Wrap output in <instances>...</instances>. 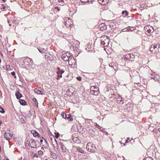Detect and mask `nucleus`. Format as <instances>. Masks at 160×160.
Wrapping results in <instances>:
<instances>
[{
  "label": "nucleus",
  "instance_id": "28",
  "mask_svg": "<svg viewBox=\"0 0 160 160\" xmlns=\"http://www.w3.org/2000/svg\"><path fill=\"white\" fill-rule=\"evenodd\" d=\"M33 101L34 102L35 104L38 107V102L37 101V99L35 98H33L32 99Z\"/></svg>",
  "mask_w": 160,
  "mask_h": 160
},
{
  "label": "nucleus",
  "instance_id": "2",
  "mask_svg": "<svg viewBox=\"0 0 160 160\" xmlns=\"http://www.w3.org/2000/svg\"><path fill=\"white\" fill-rule=\"evenodd\" d=\"M96 149V147L94 144L90 142H89L87 144L86 146V149L88 152H94Z\"/></svg>",
  "mask_w": 160,
  "mask_h": 160
},
{
  "label": "nucleus",
  "instance_id": "6",
  "mask_svg": "<svg viewBox=\"0 0 160 160\" xmlns=\"http://www.w3.org/2000/svg\"><path fill=\"white\" fill-rule=\"evenodd\" d=\"M155 73H152L151 74L152 77L149 76V77L152 79H153L155 81L158 82L160 83V76L158 75H155Z\"/></svg>",
  "mask_w": 160,
  "mask_h": 160
},
{
  "label": "nucleus",
  "instance_id": "60",
  "mask_svg": "<svg viewBox=\"0 0 160 160\" xmlns=\"http://www.w3.org/2000/svg\"><path fill=\"white\" fill-rule=\"evenodd\" d=\"M1 123H2L1 122H0V125L1 124Z\"/></svg>",
  "mask_w": 160,
  "mask_h": 160
},
{
  "label": "nucleus",
  "instance_id": "44",
  "mask_svg": "<svg viewBox=\"0 0 160 160\" xmlns=\"http://www.w3.org/2000/svg\"><path fill=\"white\" fill-rule=\"evenodd\" d=\"M55 9H57L58 10V11H60V9L58 7H55Z\"/></svg>",
  "mask_w": 160,
  "mask_h": 160
},
{
  "label": "nucleus",
  "instance_id": "14",
  "mask_svg": "<svg viewBox=\"0 0 160 160\" xmlns=\"http://www.w3.org/2000/svg\"><path fill=\"white\" fill-rule=\"evenodd\" d=\"M117 102L120 104H122L124 103L122 97L121 96H119L117 98Z\"/></svg>",
  "mask_w": 160,
  "mask_h": 160
},
{
  "label": "nucleus",
  "instance_id": "50",
  "mask_svg": "<svg viewBox=\"0 0 160 160\" xmlns=\"http://www.w3.org/2000/svg\"><path fill=\"white\" fill-rule=\"evenodd\" d=\"M67 21L66 22H65V23H66L65 25H66V26L68 27V25H67Z\"/></svg>",
  "mask_w": 160,
  "mask_h": 160
},
{
  "label": "nucleus",
  "instance_id": "34",
  "mask_svg": "<svg viewBox=\"0 0 160 160\" xmlns=\"http://www.w3.org/2000/svg\"><path fill=\"white\" fill-rule=\"evenodd\" d=\"M59 135H60V134L58 132H57V133L55 132V137L56 138H58L59 137Z\"/></svg>",
  "mask_w": 160,
  "mask_h": 160
},
{
  "label": "nucleus",
  "instance_id": "33",
  "mask_svg": "<svg viewBox=\"0 0 160 160\" xmlns=\"http://www.w3.org/2000/svg\"><path fill=\"white\" fill-rule=\"evenodd\" d=\"M0 108L1 109V110H0V112L2 113H4L5 111L4 109V108H2L1 106H0Z\"/></svg>",
  "mask_w": 160,
  "mask_h": 160
},
{
  "label": "nucleus",
  "instance_id": "38",
  "mask_svg": "<svg viewBox=\"0 0 160 160\" xmlns=\"http://www.w3.org/2000/svg\"><path fill=\"white\" fill-rule=\"evenodd\" d=\"M149 72V77L150 76H151V77H152V75H151V74L152 73H154V72H152V70H150L149 71H148Z\"/></svg>",
  "mask_w": 160,
  "mask_h": 160
},
{
  "label": "nucleus",
  "instance_id": "7",
  "mask_svg": "<svg viewBox=\"0 0 160 160\" xmlns=\"http://www.w3.org/2000/svg\"><path fill=\"white\" fill-rule=\"evenodd\" d=\"M101 45L103 47L107 46L109 43V40L108 39H104V38H102L101 40Z\"/></svg>",
  "mask_w": 160,
  "mask_h": 160
},
{
  "label": "nucleus",
  "instance_id": "26",
  "mask_svg": "<svg viewBox=\"0 0 160 160\" xmlns=\"http://www.w3.org/2000/svg\"><path fill=\"white\" fill-rule=\"evenodd\" d=\"M122 15H124V14H125V16H127L128 15V11L127 10H124L122 12Z\"/></svg>",
  "mask_w": 160,
  "mask_h": 160
},
{
  "label": "nucleus",
  "instance_id": "42",
  "mask_svg": "<svg viewBox=\"0 0 160 160\" xmlns=\"http://www.w3.org/2000/svg\"><path fill=\"white\" fill-rule=\"evenodd\" d=\"M77 80H78L79 81H81V78L80 77H77Z\"/></svg>",
  "mask_w": 160,
  "mask_h": 160
},
{
  "label": "nucleus",
  "instance_id": "52",
  "mask_svg": "<svg viewBox=\"0 0 160 160\" xmlns=\"http://www.w3.org/2000/svg\"><path fill=\"white\" fill-rule=\"evenodd\" d=\"M9 26H11V25H12L11 24L9 23Z\"/></svg>",
  "mask_w": 160,
  "mask_h": 160
},
{
  "label": "nucleus",
  "instance_id": "41",
  "mask_svg": "<svg viewBox=\"0 0 160 160\" xmlns=\"http://www.w3.org/2000/svg\"><path fill=\"white\" fill-rule=\"evenodd\" d=\"M35 132H36V131L34 130H32L31 131V133L34 135Z\"/></svg>",
  "mask_w": 160,
  "mask_h": 160
},
{
  "label": "nucleus",
  "instance_id": "53",
  "mask_svg": "<svg viewBox=\"0 0 160 160\" xmlns=\"http://www.w3.org/2000/svg\"><path fill=\"white\" fill-rule=\"evenodd\" d=\"M2 1H3L4 2H5V0H1Z\"/></svg>",
  "mask_w": 160,
  "mask_h": 160
},
{
  "label": "nucleus",
  "instance_id": "31",
  "mask_svg": "<svg viewBox=\"0 0 160 160\" xmlns=\"http://www.w3.org/2000/svg\"><path fill=\"white\" fill-rule=\"evenodd\" d=\"M33 136L35 137H39V136H40V135H39V134L38 132H37L36 131V132H35V133H34Z\"/></svg>",
  "mask_w": 160,
  "mask_h": 160
},
{
  "label": "nucleus",
  "instance_id": "43",
  "mask_svg": "<svg viewBox=\"0 0 160 160\" xmlns=\"http://www.w3.org/2000/svg\"><path fill=\"white\" fill-rule=\"evenodd\" d=\"M11 74L13 76H14L15 75V73L13 71L11 72Z\"/></svg>",
  "mask_w": 160,
  "mask_h": 160
},
{
  "label": "nucleus",
  "instance_id": "22",
  "mask_svg": "<svg viewBox=\"0 0 160 160\" xmlns=\"http://www.w3.org/2000/svg\"><path fill=\"white\" fill-rule=\"evenodd\" d=\"M19 102L21 104L23 105H25L27 104L25 100L22 99H20L19 100Z\"/></svg>",
  "mask_w": 160,
  "mask_h": 160
},
{
  "label": "nucleus",
  "instance_id": "16",
  "mask_svg": "<svg viewBox=\"0 0 160 160\" xmlns=\"http://www.w3.org/2000/svg\"><path fill=\"white\" fill-rule=\"evenodd\" d=\"M59 144L61 146V148L62 149V152H66V147L62 142H59Z\"/></svg>",
  "mask_w": 160,
  "mask_h": 160
},
{
  "label": "nucleus",
  "instance_id": "57",
  "mask_svg": "<svg viewBox=\"0 0 160 160\" xmlns=\"http://www.w3.org/2000/svg\"><path fill=\"white\" fill-rule=\"evenodd\" d=\"M23 160H27L25 159H24Z\"/></svg>",
  "mask_w": 160,
  "mask_h": 160
},
{
  "label": "nucleus",
  "instance_id": "1",
  "mask_svg": "<svg viewBox=\"0 0 160 160\" xmlns=\"http://www.w3.org/2000/svg\"><path fill=\"white\" fill-rule=\"evenodd\" d=\"M91 94L95 96H98L99 94L98 87L97 86H92L90 89Z\"/></svg>",
  "mask_w": 160,
  "mask_h": 160
},
{
  "label": "nucleus",
  "instance_id": "30",
  "mask_svg": "<svg viewBox=\"0 0 160 160\" xmlns=\"http://www.w3.org/2000/svg\"><path fill=\"white\" fill-rule=\"evenodd\" d=\"M154 45H151V48H150V51H151V52H154Z\"/></svg>",
  "mask_w": 160,
  "mask_h": 160
},
{
  "label": "nucleus",
  "instance_id": "8",
  "mask_svg": "<svg viewBox=\"0 0 160 160\" xmlns=\"http://www.w3.org/2000/svg\"><path fill=\"white\" fill-rule=\"evenodd\" d=\"M29 145L32 148H35L36 147V144L34 139H31L29 141Z\"/></svg>",
  "mask_w": 160,
  "mask_h": 160
},
{
  "label": "nucleus",
  "instance_id": "9",
  "mask_svg": "<svg viewBox=\"0 0 160 160\" xmlns=\"http://www.w3.org/2000/svg\"><path fill=\"white\" fill-rule=\"evenodd\" d=\"M12 134L9 133H5L4 135V137L8 140H10L12 138Z\"/></svg>",
  "mask_w": 160,
  "mask_h": 160
},
{
  "label": "nucleus",
  "instance_id": "27",
  "mask_svg": "<svg viewBox=\"0 0 160 160\" xmlns=\"http://www.w3.org/2000/svg\"><path fill=\"white\" fill-rule=\"evenodd\" d=\"M38 50L39 51L41 52V53H44L46 51V50H45L44 48H39L38 49Z\"/></svg>",
  "mask_w": 160,
  "mask_h": 160
},
{
  "label": "nucleus",
  "instance_id": "29",
  "mask_svg": "<svg viewBox=\"0 0 160 160\" xmlns=\"http://www.w3.org/2000/svg\"><path fill=\"white\" fill-rule=\"evenodd\" d=\"M128 28H129L128 29V30H129V31H133L135 29L134 27H128Z\"/></svg>",
  "mask_w": 160,
  "mask_h": 160
},
{
  "label": "nucleus",
  "instance_id": "17",
  "mask_svg": "<svg viewBox=\"0 0 160 160\" xmlns=\"http://www.w3.org/2000/svg\"><path fill=\"white\" fill-rule=\"evenodd\" d=\"M154 51L153 52V53H157V52H158V48L159 47V45L158 44H154Z\"/></svg>",
  "mask_w": 160,
  "mask_h": 160
},
{
  "label": "nucleus",
  "instance_id": "3",
  "mask_svg": "<svg viewBox=\"0 0 160 160\" xmlns=\"http://www.w3.org/2000/svg\"><path fill=\"white\" fill-rule=\"evenodd\" d=\"M145 30L147 32L149 36L151 33L154 30L152 27L150 25H148L145 26L144 28Z\"/></svg>",
  "mask_w": 160,
  "mask_h": 160
},
{
  "label": "nucleus",
  "instance_id": "25",
  "mask_svg": "<svg viewBox=\"0 0 160 160\" xmlns=\"http://www.w3.org/2000/svg\"><path fill=\"white\" fill-rule=\"evenodd\" d=\"M80 1L82 2L83 3L91 2L92 1V0H80Z\"/></svg>",
  "mask_w": 160,
  "mask_h": 160
},
{
  "label": "nucleus",
  "instance_id": "63",
  "mask_svg": "<svg viewBox=\"0 0 160 160\" xmlns=\"http://www.w3.org/2000/svg\"><path fill=\"white\" fill-rule=\"evenodd\" d=\"M1 92V91L0 90V92Z\"/></svg>",
  "mask_w": 160,
  "mask_h": 160
},
{
  "label": "nucleus",
  "instance_id": "19",
  "mask_svg": "<svg viewBox=\"0 0 160 160\" xmlns=\"http://www.w3.org/2000/svg\"><path fill=\"white\" fill-rule=\"evenodd\" d=\"M45 57L48 59H51L52 56L51 54L49 53H46L45 55Z\"/></svg>",
  "mask_w": 160,
  "mask_h": 160
},
{
  "label": "nucleus",
  "instance_id": "13",
  "mask_svg": "<svg viewBox=\"0 0 160 160\" xmlns=\"http://www.w3.org/2000/svg\"><path fill=\"white\" fill-rule=\"evenodd\" d=\"M153 132L154 133H156V134L160 135V128L157 127L156 128L153 129Z\"/></svg>",
  "mask_w": 160,
  "mask_h": 160
},
{
  "label": "nucleus",
  "instance_id": "56",
  "mask_svg": "<svg viewBox=\"0 0 160 160\" xmlns=\"http://www.w3.org/2000/svg\"><path fill=\"white\" fill-rule=\"evenodd\" d=\"M6 160H9V159H8L7 158V159H6Z\"/></svg>",
  "mask_w": 160,
  "mask_h": 160
},
{
  "label": "nucleus",
  "instance_id": "20",
  "mask_svg": "<svg viewBox=\"0 0 160 160\" xmlns=\"http://www.w3.org/2000/svg\"><path fill=\"white\" fill-rule=\"evenodd\" d=\"M67 117V119H68L69 121H73L72 116L70 114H68Z\"/></svg>",
  "mask_w": 160,
  "mask_h": 160
},
{
  "label": "nucleus",
  "instance_id": "18",
  "mask_svg": "<svg viewBox=\"0 0 160 160\" xmlns=\"http://www.w3.org/2000/svg\"><path fill=\"white\" fill-rule=\"evenodd\" d=\"M15 95L18 99H20L22 96L21 94L18 91L16 92Z\"/></svg>",
  "mask_w": 160,
  "mask_h": 160
},
{
  "label": "nucleus",
  "instance_id": "54",
  "mask_svg": "<svg viewBox=\"0 0 160 160\" xmlns=\"http://www.w3.org/2000/svg\"><path fill=\"white\" fill-rule=\"evenodd\" d=\"M120 143L121 144H122V143L121 141H120Z\"/></svg>",
  "mask_w": 160,
  "mask_h": 160
},
{
  "label": "nucleus",
  "instance_id": "45",
  "mask_svg": "<svg viewBox=\"0 0 160 160\" xmlns=\"http://www.w3.org/2000/svg\"><path fill=\"white\" fill-rule=\"evenodd\" d=\"M87 121L88 122H89V121H91V122H92V119H87L86 120V121Z\"/></svg>",
  "mask_w": 160,
  "mask_h": 160
},
{
  "label": "nucleus",
  "instance_id": "35",
  "mask_svg": "<svg viewBox=\"0 0 160 160\" xmlns=\"http://www.w3.org/2000/svg\"><path fill=\"white\" fill-rule=\"evenodd\" d=\"M143 160H153L152 158L151 157H148L146 158Z\"/></svg>",
  "mask_w": 160,
  "mask_h": 160
},
{
  "label": "nucleus",
  "instance_id": "4",
  "mask_svg": "<svg viewBox=\"0 0 160 160\" xmlns=\"http://www.w3.org/2000/svg\"><path fill=\"white\" fill-rule=\"evenodd\" d=\"M57 69L58 71L57 72V73L58 74L57 79L58 80L60 78H62V74L64 72L65 70L63 69H61V68L59 67H58Z\"/></svg>",
  "mask_w": 160,
  "mask_h": 160
},
{
  "label": "nucleus",
  "instance_id": "49",
  "mask_svg": "<svg viewBox=\"0 0 160 160\" xmlns=\"http://www.w3.org/2000/svg\"><path fill=\"white\" fill-rule=\"evenodd\" d=\"M53 139H54V141H55L56 142H57V140H56L55 139V138L54 137L53 138Z\"/></svg>",
  "mask_w": 160,
  "mask_h": 160
},
{
  "label": "nucleus",
  "instance_id": "58",
  "mask_svg": "<svg viewBox=\"0 0 160 160\" xmlns=\"http://www.w3.org/2000/svg\"><path fill=\"white\" fill-rule=\"evenodd\" d=\"M125 145H125V144L124 143V145L125 146Z\"/></svg>",
  "mask_w": 160,
  "mask_h": 160
},
{
  "label": "nucleus",
  "instance_id": "51",
  "mask_svg": "<svg viewBox=\"0 0 160 160\" xmlns=\"http://www.w3.org/2000/svg\"><path fill=\"white\" fill-rule=\"evenodd\" d=\"M7 22H8V23H10V21L9 20H8Z\"/></svg>",
  "mask_w": 160,
  "mask_h": 160
},
{
  "label": "nucleus",
  "instance_id": "24",
  "mask_svg": "<svg viewBox=\"0 0 160 160\" xmlns=\"http://www.w3.org/2000/svg\"><path fill=\"white\" fill-rule=\"evenodd\" d=\"M77 148L78 151L79 152H80L81 153L83 154L85 153V151L81 148H80L79 147H78Z\"/></svg>",
  "mask_w": 160,
  "mask_h": 160
},
{
  "label": "nucleus",
  "instance_id": "48",
  "mask_svg": "<svg viewBox=\"0 0 160 160\" xmlns=\"http://www.w3.org/2000/svg\"><path fill=\"white\" fill-rule=\"evenodd\" d=\"M5 8H6L4 6V7H3L2 9H3V10H6L5 9Z\"/></svg>",
  "mask_w": 160,
  "mask_h": 160
},
{
  "label": "nucleus",
  "instance_id": "46",
  "mask_svg": "<svg viewBox=\"0 0 160 160\" xmlns=\"http://www.w3.org/2000/svg\"><path fill=\"white\" fill-rule=\"evenodd\" d=\"M58 2H63V0H58Z\"/></svg>",
  "mask_w": 160,
  "mask_h": 160
},
{
  "label": "nucleus",
  "instance_id": "59",
  "mask_svg": "<svg viewBox=\"0 0 160 160\" xmlns=\"http://www.w3.org/2000/svg\"><path fill=\"white\" fill-rule=\"evenodd\" d=\"M14 77H15V78H16V76H14Z\"/></svg>",
  "mask_w": 160,
  "mask_h": 160
},
{
  "label": "nucleus",
  "instance_id": "5",
  "mask_svg": "<svg viewBox=\"0 0 160 160\" xmlns=\"http://www.w3.org/2000/svg\"><path fill=\"white\" fill-rule=\"evenodd\" d=\"M32 62L33 61L32 59L29 58L24 59L23 61V64L25 66H31Z\"/></svg>",
  "mask_w": 160,
  "mask_h": 160
},
{
  "label": "nucleus",
  "instance_id": "55",
  "mask_svg": "<svg viewBox=\"0 0 160 160\" xmlns=\"http://www.w3.org/2000/svg\"><path fill=\"white\" fill-rule=\"evenodd\" d=\"M1 62V59L0 58V63Z\"/></svg>",
  "mask_w": 160,
  "mask_h": 160
},
{
  "label": "nucleus",
  "instance_id": "47",
  "mask_svg": "<svg viewBox=\"0 0 160 160\" xmlns=\"http://www.w3.org/2000/svg\"><path fill=\"white\" fill-rule=\"evenodd\" d=\"M71 79H67L66 78L65 79V80L67 82H68Z\"/></svg>",
  "mask_w": 160,
  "mask_h": 160
},
{
  "label": "nucleus",
  "instance_id": "37",
  "mask_svg": "<svg viewBox=\"0 0 160 160\" xmlns=\"http://www.w3.org/2000/svg\"><path fill=\"white\" fill-rule=\"evenodd\" d=\"M95 126L96 127L98 128H99V129H100L101 131H102V130L101 129V128L99 126V125H98L96 123Z\"/></svg>",
  "mask_w": 160,
  "mask_h": 160
},
{
  "label": "nucleus",
  "instance_id": "23",
  "mask_svg": "<svg viewBox=\"0 0 160 160\" xmlns=\"http://www.w3.org/2000/svg\"><path fill=\"white\" fill-rule=\"evenodd\" d=\"M68 115V114H67L66 113H65L64 112H63L62 113H61V116L62 117V118L65 119H67V116Z\"/></svg>",
  "mask_w": 160,
  "mask_h": 160
},
{
  "label": "nucleus",
  "instance_id": "10",
  "mask_svg": "<svg viewBox=\"0 0 160 160\" xmlns=\"http://www.w3.org/2000/svg\"><path fill=\"white\" fill-rule=\"evenodd\" d=\"M98 1L101 5H105L108 3L109 0H98Z\"/></svg>",
  "mask_w": 160,
  "mask_h": 160
},
{
  "label": "nucleus",
  "instance_id": "32",
  "mask_svg": "<svg viewBox=\"0 0 160 160\" xmlns=\"http://www.w3.org/2000/svg\"><path fill=\"white\" fill-rule=\"evenodd\" d=\"M68 57L70 58L71 53L68 52H67L65 53H64Z\"/></svg>",
  "mask_w": 160,
  "mask_h": 160
},
{
  "label": "nucleus",
  "instance_id": "40",
  "mask_svg": "<svg viewBox=\"0 0 160 160\" xmlns=\"http://www.w3.org/2000/svg\"><path fill=\"white\" fill-rule=\"evenodd\" d=\"M126 143H127V142H129L130 141V138H127V139L126 140Z\"/></svg>",
  "mask_w": 160,
  "mask_h": 160
},
{
  "label": "nucleus",
  "instance_id": "11",
  "mask_svg": "<svg viewBox=\"0 0 160 160\" xmlns=\"http://www.w3.org/2000/svg\"><path fill=\"white\" fill-rule=\"evenodd\" d=\"M34 92L38 94L43 95L44 94V93L42 91H41V88H35Z\"/></svg>",
  "mask_w": 160,
  "mask_h": 160
},
{
  "label": "nucleus",
  "instance_id": "36",
  "mask_svg": "<svg viewBox=\"0 0 160 160\" xmlns=\"http://www.w3.org/2000/svg\"><path fill=\"white\" fill-rule=\"evenodd\" d=\"M128 28H128V27H127L122 29V32L129 31V30H128Z\"/></svg>",
  "mask_w": 160,
  "mask_h": 160
},
{
  "label": "nucleus",
  "instance_id": "39",
  "mask_svg": "<svg viewBox=\"0 0 160 160\" xmlns=\"http://www.w3.org/2000/svg\"><path fill=\"white\" fill-rule=\"evenodd\" d=\"M42 138V139H41L40 140L41 143L42 144H43L42 142H43V139H44V140L45 141V142H46V140L44 138Z\"/></svg>",
  "mask_w": 160,
  "mask_h": 160
},
{
  "label": "nucleus",
  "instance_id": "21",
  "mask_svg": "<svg viewBox=\"0 0 160 160\" xmlns=\"http://www.w3.org/2000/svg\"><path fill=\"white\" fill-rule=\"evenodd\" d=\"M50 154L53 156V158H57V156L56 155V154L54 152L50 150Z\"/></svg>",
  "mask_w": 160,
  "mask_h": 160
},
{
  "label": "nucleus",
  "instance_id": "15",
  "mask_svg": "<svg viewBox=\"0 0 160 160\" xmlns=\"http://www.w3.org/2000/svg\"><path fill=\"white\" fill-rule=\"evenodd\" d=\"M61 58L62 59L65 61H68L69 62V58L66 55L64 54H63L62 55Z\"/></svg>",
  "mask_w": 160,
  "mask_h": 160
},
{
  "label": "nucleus",
  "instance_id": "62",
  "mask_svg": "<svg viewBox=\"0 0 160 160\" xmlns=\"http://www.w3.org/2000/svg\"><path fill=\"white\" fill-rule=\"evenodd\" d=\"M46 160H47V159H46Z\"/></svg>",
  "mask_w": 160,
  "mask_h": 160
},
{
  "label": "nucleus",
  "instance_id": "61",
  "mask_svg": "<svg viewBox=\"0 0 160 160\" xmlns=\"http://www.w3.org/2000/svg\"><path fill=\"white\" fill-rule=\"evenodd\" d=\"M46 160H47V159H46Z\"/></svg>",
  "mask_w": 160,
  "mask_h": 160
},
{
  "label": "nucleus",
  "instance_id": "12",
  "mask_svg": "<svg viewBox=\"0 0 160 160\" xmlns=\"http://www.w3.org/2000/svg\"><path fill=\"white\" fill-rule=\"evenodd\" d=\"M99 28L102 31H103L107 29V28L106 25L104 23L100 24L99 26Z\"/></svg>",
  "mask_w": 160,
  "mask_h": 160
}]
</instances>
